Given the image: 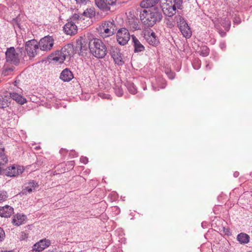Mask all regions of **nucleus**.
Returning a JSON list of instances; mask_svg holds the SVG:
<instances>
[{
  "label": "nucleus",
  "mask_w": 252,
  "mask_h": 252,
  "mask_svg": "<svg viewBox=\"0 0 252 252\" xmlns=\"http://www.w3.org/2000/svg\"><path fill=\"white\" fill-rule=\"evenodd\" d=\"M5 236L4 231L1 227H0V242L4 240Z\"/></svg>",
  "instance_id": "41"
},
{
  "label": "nucleus",
  "mask_w": 252,
  "mask_h": 252,
  "mask_svg": "<svg viewBox=\"0 0 252 252\" xmlns=\"http://www.w3.org/2000/svg\"><path fill=\"white\" fill-rule=\"evenodd\" d=\"M14 214V209L9 205H6L0 207V216L9 218Z\"/></svg>",
  "instance_id": "19"
},
{
  "label": "nucleus",
  "mask_w": 252,
  "mask_h": 252,
  "mask_svg": "<svg viewBox=\"0 0 252 252\" xmlns=\"http://www.w3.org/2000/svg\"><path fill=\"white\" fill-rule=\"evenodd\" d=\"M237 239L241 244H247L250 241V236L246 233H240L237 235Z\"/></svg>",
  "instance_id": "29"
},
{
  "label": "nucleus",
  "mask_w": 252,
  "mask_h": 252,
  "mask_svg": "<svg viewBox=\"0 0 252 252\" xmlns=\"http://www.w3.org/2000/svg\"><path fill=\"white\" fill-rule=\"evenodd\" d=\"M38 187L39 185L37 182L34 180H31L25 184L22 193L23 194H27L28 193H30L35 191Z\"/></svg>",
  "instance_id": "17"
},
{
  "label": "nucleus",
  "mask_w": 252,
  "mask_h": 252,
  "mask_svg": "<svg viewBox=\"0 0 252 252\" xmlns=\"http://www.w3.org/2000/svg\"><path fill=\"white\" fill-rule=\"evenodd\" d=\"M144 37L150 45L153 46H157L159 43L155 32L151 29L145 31Z\"/></svg>",
  "instance_id": "11"
},
{
  "label": "nucleus",
  "mask_w": 252,
  "mask_h": 252,
  "mask_svg": "<svg viewBox=\"0 0 252 252\" xmlns=\"http://www.w3.org/2000/svg\"><path fill=\"white\" fill-rule=\"evenodd\" d=\"M81 15L91 18L95 16V12L94 8H87Z\"/></svg>",
  "instance_id": "30"
},
{
  "label": "nucleus",
  "mask_w": 252,
  "mask_h": 252,
  "mask_svg": "<svg viewBox=\"0 0 252 252\" xmlns=\"http://www.w3.org/2000/svg\"><path fill=\"white\" fill-rule=\"evenodd\" d=\"M130 33L125 28L120 29L117 32V40L119 44L125 45L130 39Z\"/></svg>",
  "instance_id": "8"
},
{
  "label": "nucleus",
  "mask_w": 252,
  "mask_h": 252,
  "mask_svg": "<svg viewBox=\"0 0 252 252\" xmlns=\"http://www.w3.org/2000/svg\"><path fill=\"white\" fill-rule=\"evenodd\" d=\"M166 86V80L162 77H158L155 79V82L153 83V88L156 91L164 89Z\"/></svg>",
  "instance_id": "18"
},
{
  "label": "nucleus",
  "mask_w": 252,
  "mask_h": 252,
  "mask_svg": "<svg viewBox=\"0 0 252 252\" xmlns=\"http://www.w3.org/2000/svg\"><path fill=\"white\" fill-rule=\"evenodd\" d=\"M97 30L100 36L104 38L113 35L117 29L114 21H105L101 23Z\"/></svg>",
  "instance_id": "3"
},
{
  "label": "nucleus",
  "mask_w": 252,
  "mask_h": 252,
  "mask_svg": "<svg viewBox=\"0 0 252 252\" xmlns=\"http://www.w3.org/2000/svg\"><path fill=\"white\" fill-rule=\"evenodd\" d=\"M168 76L170 79H172L174 78V73L170 71V74L168 75Z\"/></svg>",
  "instance_id": "51"
},
{
  "label": "nucleus",
  "mask_w": 252,
  "mask_h": 252,
  "mask_svg": "<svg viewBox=\"0 0 252 252\" xmlns=\"http://www.w3.org/2000/svg\"><path fill=\"white\" fill-rule=\"evenodd\" d=\"M127 25L133 31L140 29L138 19L135 17H133L131 18H129L127 22Z\"/></svg>",
  "instance_id": "22"
},
{
  "label": "nucleus",
  "mask_w": 252,
  "mask_h": 252,
  "mask_svg": "<svg viewBox=\"0 0 252 252\" xmlns=\"http://www.w3.org/2000/svg\"><path fill=\"white\" fill-rule=\"evenodd\" d=\"M114 89L115 90V93L118 96L120 97L123 95L124 92L121 86L116 85L114 87Z\"/></svg>",
  "instance_id": "36"
},
{
  "label": "nucleus",
  "mask_w": 252,
  "mask_h": 252,
  "mask_svg": "<svg viewBox=\"0 0 252 252\" xmlns=\"http://www.w3.org/2000/svg\"><path fill=\"white\" fill-rule=\"evenodd\" d=\"M23 235H24V236H26V234L25 233H24V232H22V236H23Z\"/></svg>",
  "instance_id": "54"
},
{
  "label": "nucleus",
  "mask_w": 252,
  "mask_h": 252,
  "mask_svg": "<svg viewBox=\"0 0 252 252\" xmlns=\"http://www.w3.org/2000/svg\"><path fill=\"white\" fill-rule=\"evenodd\" d=\"M128 92L131 94H135L137 92V88L134 84L130 82H127L126 85Z\"/></svg>",
  "instance_id": "31"
},
{
  "label": "nucleus",
  "mask_w": 252,
  "mask_h": 252,
  "mask_svg": "<svg viewBox=\"0 0 252 252\" xmlns=\"http://www.w3.org/2000/svg\"><path fill=\"white\" fill-rule=\"evenodd\" d=\"M219 33L221 37H224L226 35V32L223 31L222 30L220 31Z\"/></svg>",
  "instance_id": "50"
},
{
  "label": "nucleus",
  "mask_w": 252,
  "mask_h": 252,
  "mask_svg": "<svg viewBox=\"0 0 252 252\" xmlns=\"http://www.w3.org/2000/svg\"><path fill=\"white\" fill-rule=\"evenodd\" d=\"M13 71V67H4L2 72V74L4 76L10 74Z\"/></svg>",
  "instance_id": "37"
},
{
  "label": "nucleus",
  "mask_w": 252,
  "mask_h": 252,
  "mask_svg": "<svg viewBox=\"0 0 252 252\" xmlns=\"http://www.w3.org/2000/svg\"><path fill=\"white\" fill-rule=\"evenodd\" d=\"M5 59L7 63L18 65L20 63L19 55L13 47L8 48L5 52Z\"/></svg>",
  "instance_id": "5"
},
{
  "label": "nucleus",
  "mask_w": 252,
  "mask_h": 252,
  "mask_svg": "<svg viewBox=\"0 0 252 252\" xmlns=\"http://www.w3.org/2000/svg\"><path fill=\"white\" fill-rule=\"evenodd\" d=\"M194 62H196L197 63L200 64V63H200V61L198 59L195 60Z\"/></svg>",
  "instance_id": "53"
},
{
  "label": "nucleus",
  "mask_w": 252,
  "mask_h": 252,
  "mask_svg": "<svg viewBox=\"0 0 252 252\" xmlns=\"http://www.w3.org/2000/svg\"><path fill=\"white\" fill-rule=\"evenodd\" d=\"M47 252H53V251H48Z\"/></svg>",
  "instance_id": "58"
},
{
  "label": "nucleus",
  "mask_w": 252,
  "mask_h": 252,
  "mask_svg": "<svg viewBox=\"0 0 252 252\" xmlns=\"http://www.w3.org/2000/svg\"><path fill=\"white\" fill-rule=\"evenodd\" d=\"M200 55L203 57H207L209 55L210 50L206 46H202L200 50L199 51Z\"/></svg>",
  "instance_id": "33"
},
{
  "label": "nucleus",
  "mask_w": 252,
  "mask_h": 252,
  "mask_svg": "<svg viewBox=\"0 0 252 252\" xmlns=\"http://www.w3.org/2000/svg\"><path fill=\"white\" fill-rule=\"evenodd\" d=\"M227 22H228V25H229V26H230V21H227Z\"/></svg>",
  "instance_id": "56"
},
{
  "label": "nucleus",
  "mask_w": 252,
  "mask_h": 252,
  "mask_svg": "<svg viewBox=\"0 0 252 252\" xmlns=\"http://www.w3.org/2000/svg\"><path fill=\"white\" fill-rule=\"evenodd\" d=\"M132 39L134 47V52H140L145 50L144 46L140 43L139 40L134 35H132Z\"/></svg>",
  "instance_id": "27"
},
{
  "label": "nucleus",
  "mask_w": 252,
  "mask_h": 252,
  "mask_svg": "<svg viewBox=\"0 0 252 252\" xmlns=\"http://www.w3.org/2000/svg\"><path fill=\"white\" fill-rule=\"evenodd\" d=\"M51 243L50 240L46 238L40 240L39 242L36 243L32 247V252L42 251L48 247Z\"/></svg>",
  "instance_id": "13"
},
{
  "label": "nucleus",
  "mask_w": 252,
  "mask_h": 252,
  "mask_svg": "<svg viewBox=\"0 0 252 252\" xmlns=\"http://www.w3.org/2000/svg\"><path fill=\"white\" fill-rule=\"evenodd\" d=\"M80 16L78 14L75 13L71 16V17L70 18L69 21H72L74 22V21L78 20Z\"/></svg>",
  "instance_id": "40"
},
{
  "label": "nucleus",
  "mask_w": 252,
  "mask_h": 252,
  "mask_svg": "<svg viewBox=\"0 0 252 252\" xmlns=\"http://www.w3.org/2000/svg\"><path fill=\"white\" fill-rule=\"evenodd\" d=\"M10 97L20 104H23L26 102V98L16 93H10Z\"/></svg>",
  "instance_id": "28"
},
{
  "label": "nucleus",
  "mask_w": 252,
  "mask_h": 252,
  "mask_svg": "<svg viewBox=\"0 0 252 252\" xmlns=\"http://www.w3.org/2000/svg\"><path fill=\"white\" fill-rule=\"evenodd\" d=\"M64 56L61 51H56L50 55L49 59L56 62L62 63L66 59Z\"/></svg>",
  "instance_id": "20"
},
{
  "label": "nucleus",
  "mask_w": 252,
  "mask_h": 252,
  "mask_svg": "<svg viewBox=\"0 0 252 252\" xmlns=\"http://www.w3.org/2000/svg\"><path fill=\"white\" fill-rule=\"evenodd\" d=\"M63 31L65 34L70 35H74L77 33L78 31L77 26L74 22L72 21H68L63 27Z\"/></svg>",
  "instance_id": "16"
},
{
  "label": "nucleus",
  "mask_w": 252,
  "mask_h": 252,
  "mask_svg": "<svg viewBox=\"0 0 252 252\" xmlns=\"http://www.w3.org/2000/svg\"><path fill=\"white\" fill-rule=\"evenodd\" d=\"M63 172H65V168L63 170Z\"/></svg>",
  "instance_id": "57"
},
{
  "label": "nucleus",
  "mask_w": 252,
  "mask_h": 252,
  "mask_svg": "<svg viewBox=\"0 0 252 252\" xmlns=\"http://www.w3.org/2000/svg\"><path fill=\"white\" fill-rule=\"evenodd\" d=\"M251 252V251H249V252Z\"/></svg>",
  "instance_id": "59"
},
{
  "label": "nucleus",
  "mask_w": 252,
  "mask_h": 252,
  "mask_svg": "<svg viewBox=\"0 0 252 252\" xmlns=\"http://www.w3.org/2000/svg\"><path fill=\"white\" fill-rule=\"evenodd\" d=\"M8 195L6 191L0 190V203L5 201L8 198Z\"/></svg>",
  "instance_id": "35"
},
{
  "label": "nucleus",
  "mask_w": 252,
  "mask_h": 252,
  "mask_svg": "<svg viewBox=\"0 0 252 252\" xmlns=\"http://www.w3.org/2000/svg\"><path fill=\"white\" fill-rule=\"evenodd\" d=\"M177 8V6L174 3H166L163 5L162 10L165 15L172 17L176 14Z\"/></svg>",
  "instance_id": "15"
},
{
  "label": "nucleus",
  "mask_w": 252,
  "mask_h": 252,
  "mask_svg": "<svg viewBox=\"0 0 252 252\" xmlns=\"http://www.w3.org/2000/svg\"><path fill=\"white\" fill-rule=\"evenodd\" d=\"M62 54L64 55L65 58H70L74 54V49L71 44L65 45L61 50Z\"/></svg>",
  "instance_id": "23"
},
{
  "label": "nucleus",
  "mask_w": 252,
  "mask_h": 252,
  "mask_svg": "<svg viewBox=\"0 0 252 252\" xmlns=\"http://www.w3.org/2000/svg\"><path fill=\"white\" fill-rule=\"evenodd\" d=\"M38 42L35 40H31L26 43L25 48L27 54L30 57H34L39 50Z\"/></svg>",
  "instance_id": "10"
},
{
  "label": "nucleus",
  "mask_w": 252,
  "mask_h": 252,
  "mask_svg": "<svg viewBox=\"0 0 252 252\" xmlns=\"http://www.w3.org/2000/svg\"><path fill=\"white\" fill-rule=\"evenodd\" d=\"M7 162H4L2 160H0V175H1L3 172V168L2 166L4 165Z\"/></svg>",
  "instance_id": "44"
},
{
  "label": "nucleus",
  "mask_w": 252,
  "mask_h": 252,
  "mask_svg": "<svg viewBox=\"0 0 252 252\" xmlns=\"http://www.w3.org/2000/svg\"><path fill=\"white\" fill-rule=\"evenodd\" d=\"M168 1L175 4L178 9H181L183 4V0H168Z\"/></svg>",
  "instance_id": "38"
},
{
  "label": "nucleus",
  "mask_w": 252,
  "mask_h": 252,
  "mask_svg": "<svg viewBox=\"0 0 252 252\" xmlns=\"http://www.w3.org/2000/svg\"><path fill=\"white\" fill-rule=\"evenodd\" d=\"M24 171L23 166L19 165L11 166L8 167L6 169V175L9 177H15L21 174Z\"/></svg>",
  "instance_id": "14"
},
{
  "label": "nucleus",
  "mask_w": 252,
  "mask_h": 252,
  "mask_svg": "<svg viewBox=\"0 0 252 252\" xmlns=\"http://www.w3.org/2000/svg\"><path fill=\"white\" fill-rule=\"evenodd\" d=\"M178 27L184 37L189 38L191 36V31L188 24L183 17L181 16L177 19Z\"/></svg>",
  "instance_id": "4"
},
{
  "label": "nucleus",
  "mask_w": 252,
  "mask_h": 252,
  "mask_svg": "<svg viewBox=\"0 0 252 252\" xmlns=\"http://www.w3.org/2000/svg\"><path fill=\"white\" fill-rule=\"evenodd\" d=\"M68 152V151L67 149L64 148H62L60 150V154L63 155V156H65V155H66Z\"/></svg>",
  "instance_id": "46"
},
{
  "label": "nucleus",
  "mask_w": 252,
  "mask_h": 252,
  "mask_svg": "<svg viewBox=\"0 0 252 252\" xmlns=\"http://www.w3.org/2000/svg\"><path fill=\"white\" fill-rule=\"evenodd\" d=\"M75 165V162L74 161H69L66 163V166H68V167L67 168V170H71L73 168L74 166Z\"/></svg>",
  "instance_id": "39"
},
{
  "label": "nucleus",
  "mask_w": 252,
  "mask_h": 252,
  "mask_svg": "<svg viewBox=\"0 0 252 252\" xmlns=\"http://www.w3.org/2000/svg\"><path fill=\"white\" fill-rule=\"evenodd\" d=\"M26 219V215L17 214L13 216L12 222L16 226H19L24 223Z\"/></svg>",
  "instance_id": "24"
},
{
  "label": "nucleus",
  "mask_w": 252,
  "mask_h": 252,
  "mask_svg": "<svg viewBox=\"0 0 252 252\" xmlns=\"http://www.w3.org/2000/svg\"><path fill=\"white\" fill-rule=\"evenodd\" d=\"M69 156L72 157H75L78 156V154L74 151H71L69 153Z\"/></svg>",
  "instance_id": "48"
},
{
  "label": "nucleus",
  "mask_w": 252,
  "mask_h": 252,
  "mask_svg": "<svg viewBox=\"0 0 252 252\" xmlns=\"http://www.w3.org/2000/svg\"><path fill=\"white\" fill-rule=\"evenodd\" d=\"M63 164H59V165H58V166H59V167H62V166H63Z\"/></svg>",
  "instance_id": "55"
},
{
  "label": "nucleus",
  "mask_w": 252,
  "mask_h": 252,
  "mask_svg": "<svg viewBox=\"0 0 252 252\" xmlns=\"http://www.w3.org/2000/svg\"><path fill=\"white\" fill-rule=\"evenodd\" d=\"M77 3L86 4L89 0H75Z\"/></svg>",
  "instance_id": "49"
},
{
  "label": "nucleus",
  "mask_w": 252,
  "mask_h": 252,
  "mask_svg": "<svg viewBox=\"0 0 252 252\" xmlns=\"http://www.w3.org/2000/svg\"><path fill=\"white\" fill-rule=\"evenodd\" d=\"M159 0H142L140 2V6L144 8V9H148L152 8L155 6L159 1Z\"/></svg>",
  "instance_id": "21"
},
{
  "label": "nucleus",
  "mask_w": 252,
  "mask_h": 252,
  "mask_svg": "<svg viewBox=\"0 0 252 252\" xmlns=\"http://www.w3.org/2000/svg\"><path fill=\"white\" fill-rule=\"evenodd\" d=\"M233 175L235 177H237L239 175V173L237 171H236L234 173Z\"/></svg>",
  "instance_id": "52"
},
{
  "label": "nucleus",
  "mask_w": 252,
  "mask_h": 252,
  "mask_svg": "<svg viewBox=\"0 0 252 252\" xmlns=\"http://www.w3.org/2000/svg\"><path fill=\"white\" fill-rule=\"evenodd\" d=\"M89 246L88 242L86 241L79 242L76 243V245L74 246V252H82L88 250Z\"/></svg>",
  "instance_id": "25"
},
{
  "label": "nucleus",
  "mask_w": 252,
  "mask_h": 252,
  "mask_svg": "<svg viewBox=\"0 0 252 252\" xmlns=\"http://www.w3.org/2000/svg\"><path fill=\"white\" fill-rule=\"evenodd\" d=\"M233 22L234 23L239 24L241 22V19L238 16H235L233 19Z\"/></svg>",
  "instance_id": "45"
},
{
  "label": "nucleus",
  "mask_w": 252,
  "mask_h": 252,
  "mask_svg": "<svg viewBox=\"0 0 252 252\" xmlns=\"http://www.w3.org/2000/svg\"><path fill=\"white\" fill-rule=\"evenodd\" d=\"M0 160H2L4 162L8 161L7 158L4 153V148L1 143H0Z\"/></svg>",
  "instance_id": "34"
},
{
  "label": "nucleus",
  "mask_w": 252,
  "mask_h": 252,
  "mask_svg": "<svg viewBox=\"0 0 252 252\" xmlns=\"http://www.w3.org/2000/svg\"><path fill=\"white\" fill-rule=\"evenodd\" d=\"M10 98L6 96H0V108H4L8 106V100Z\"/></svg>",
  "instance_id": "32"
},
{
  "label": "nucleus",
  "mask_w": 252,
  "mask_h": 252,
  "mask_svg": "<svg viewBox=\"0 0 252 252\" xmlns=\"http://www.w3.org/2000/svg\"><path fill=\"white\" fill-rule=\"evenodd\" d=\"M76 50L78 51L80 56L86 55L89 48V43L86 39L82 36H80L76 40Z\"/></svg>",
  "instance_id": "7"
},
{
  "label": "nucleus",
  "mask_w": 252,
  "mask_h": 252,
  "mask_svg": "<svg viewBox=\"0 0 252 252\" xmlns=\"http://www.w3.org/2000/svg\"><path fill=\"white\" fill-rule=\"evenodd\" d=\"M98 95L101 97L102 98H103V99H110V97H111V95L110 94H104V93H99L98 94Z\"/></svg>",
  "instance_id": "42"
},
{
  "label": "nucleus",
  "mask_w": 252,
  "mask_h": 252,
  "mask_svg": "<svg viewBox=\"0 0 252 252\" xmlns=\"http://www.w3.org/2000/svg\"><path fill=\"white\" fill-rule=\"evenodd\" d=\"M38 44L41 50L49 51L53 48L54 44V39L52 36H45L40 39Z\"/></svg>",
  "instance_id": "6"
},
{
  "label": "nucleus",
  "mask_w": 252,
  "mask_h": 252,
  "mask_svg": "<svg viewBox=\"0 0 252 252\" xmlns=\"http://www.w3.org/2000/svg\"><path fill=\"white\" fill-rule=\"evenodd\" d=\"M110 55L115 64L119 66H122L125 63L123 59V55L120 50L115 46L111 47L110 50Z\"/></svg>",
  "instance_id": "9"
},
{
  "label": "nucleus",
  "mask_w": 252,
  "mask_h": 252,
  "mask_svg": "<svg viewBox=\"0 0 252 252\" xmlns=\"http://www.w3.org/2000/svg\"><path fill=\"white\" fill-rule=\"evenodd\" d=\"M73 78V75L71 71L66 68L63 70L61 73L60 78L64 82H69Z\"/></svg>",
  "instance_id": "26"
},
{
  "label": "nucleus",
  "mask_w": 252,
  "mask_h": 252,
  "mask_svg": "<svg viewBox=\"0 0 252 252\" xmlns=\"http://www.w3.org/2000/svg\"><path fill=\"white\" fill-rule=\"evenodd\" d=\"M80 161L84 164H87L88 162V158L85 157H82L80 158Z\"/></svg>",
  "instance_id": "47"
},
{
  "label": "nucleus",
  "mask_w": 252,
  "mask_h": 252,
  "mask_svg": "<svg viewBox=\"0 0 252 252\" xmlns=\"http://www.w3.org/2000/svg\"><path fill=\"white\" fill-rule=\"evenodd\" d=\"M139 17L144 26L151 28L161 21L162 14L160 9L154 7L152 8L141 10Z\"/></svg>",
  "instance_id": "1"
},
{
  "label": "nucleus",
  "mask_w": 252,
  "mask_h": 252,
  "mask_svg": "<svg viewBox=\"0 0 252 252\" xmlns=\"http://www.w3.org/2000/svg\"><path fill=\"white\" fill-rule=\"evenodd\" d=\"M118 0H95L96 6L103 11L110 10L111 6L116 5Z\"/></svg>",
  "instance_id": "12"
},
{
  "label": "nucleus",
  "mask_w": 252,
  "mask_h": 252,
  "mask_svg": "<svg viewBox=\"0 0 252 252\" xmlns=\"http://www.w3.org/2000/svg\"><path fill=\"white\" fill-rule=\"evenodd\" d=\"M89 49L91 53L97 59H103L108 51L106 45L100 39L94 38L89 42Z\"/></svg>",
  "instance_id": "2"
},
{
  "label": "nucleus",
  "mask_w": 252,
  "mask_h": 252,
  "mask_svg": "<svg viewBox=\"0 0 252 252\" xmlns=\"http://www.w3.org/2000/svg\"><path fill=\"white\" fill-rule=\"evenodd\" d=\"M222 231L225 235H226L227 236H230L231 235V232L229 228L223 227Z\"/></svg>",
  "instance_id": "43"
}]
</instances>
